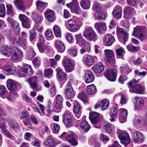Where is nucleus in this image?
<instances>
[{
    "instance_id": "f257e3e1",
    "label": "nucleus",
    "mask_w": 147,
    "mask_h": 147,
    "mask_svg": "<svg viewBox=\"0 0 147 147\" xmlns=\"http://www.w3.org/2000/svg\"><path fill=\"white\" fill-rule=\"evenodd\" d=\"M1 53L6 57H9L11 56V59L15 61L19 60L23 56V52L17 47H4L2 49Z\"/></svg>"
},
{
    "instance_id": "f03ea898",
    "label": "nucleus",
    "mask_w": 147,
    "mask_h": 147,
    "mask_svg": "<svg viewBox=\"0 0 147 147\" xmlns=\"http://www.w3.org/2000/svg\"><path fill=\"white\" fill-rule=\"evenodd\" d=\"M83 36L90 41H96L98 37L96 32L93 28L90 27H86L83 32Z\"/></svg>"
},
{
    "instance_id": "7ed1b4c3",
    "label": "nucleus",
    "mask_w": 147,
    "mask_h": 147,
    "mask_svg": "<svg viewBox=\"0 0 147 147\" xmlns=\"http://www.w3.org/2000/svg\"><path fill=\"white\" fill-rule=\"evenodd\" d=\"M146 29V27L145 26H137L134 28L132 34L136 36L141 40L147 39V35L144 34Z\"/></svg>"
},
{
    "instance_id": "20e7f679",
    "label": "nucleus",
    "mask_w": 147,
    "mask_h": 147,
    "mask_svg": "<svg viewBox=\"0 0 147 147\" xmlns=\"http://www.w3.org/2000/svg\"><path fill=\"white\" fill-rule=\"evenodd\" d=\"M136 82V80L134 79L128 83L129 91L130 92L139 94L143 93L144 90V88L140 84H136L132 86L133 84Z\"/></svg>"
},
{
    "instance_id": "39448f33",
    "label": "nucleus",
    "mask_w": 147,
    "mask_h": 147,
    "mask_svg": "<svg viewBox=\"0 0 147 147\" xmlns=\"http://www.w3.org/2000/svg\"><path fill=\"white\" fill-rule=\"evenodd\" d=\"M65 26L70 31L75 32L78 30L81 26L75 20L69 19L65 22Z\"/></svg>"
},
{
    "instance_id": "423d86ee",
    "label": "nucleus",
    "mask_w": 147,
    "mask_h": 147,
    "mask_svg": "<svg viewBox=\"0 0 147 147\" xmlns=\"http://www.w3.org/2000/svg\"><path fill=\"white\" fill-rule=\"evenodd\" d=\"M60 137L63 139H65L73 146H76L78 144L77 141L75 138L74 135L72 133L68 134L67 132H64Z\"/></svg>"
},
{
    "instance_id": "0eeeda50",
    "label": "nucleus",
    "mask_w": 147,
    "mask_h": 147,
    "mask_svg": "<svg viewBox=\"0 0 147 147\" xmlns=\"http://www.w3.org/2000/svg\"><path fill=\"white\" fill-rule=\"evenodd\" d=\"M121 143L125 147H133V145L130 143V138L129 135L124 133L119 136Z\"/></svg>"
},
{
    "instance_id": "6e6552de",
    "label": "nucleus",
    "mask_w": 147,
    "mask_h": 147,
    "mask_svg": "<svg viewBox=\"0 0 147 147\" xmlns=\"http://www.w3.org/2000/svg\"><path fill=\"white\" fill-rule=\"evenodd\" d=\"M62 63L65 71L67 72H70L72 71L74 67V62L69 59H63Z\"/></svg>"
},
{
    "instance_id": "1a4fd4ad",
    "label": "nucleus",
    "mask_w": 147,
    "mask_h": 147,
    "mask_svg": "<svg viewBox=\"0 0 147 147\" xmlns=\"http://www.w3.org/2000/svg\"><path fill=\"white\" fill-rule=\"evenodd\" d=\"M89 117L91 123L95 125L94 127L95 128H100V125L98 126L95 125L98 123L100 120V117L98 113L95 112H90L89 113Z\"/></svg>"
},
{
    "instance_id": "9d476101",
    "label": "nucleus",
    "mask_w": 147,
    "mask_h": 147,
    "mask_svg": "<svg viewBox=\"0 0 147 147\" xmlns=\"http://www.w3.org/2000/svg\"><path fill=\"white\" fill-rule=\"evenodd\" d=\"M32 70L31 66L28 65H25L20 69L19 74L22 77H24L27 75L32 74Z\"/></svg>"
},
{
    "instance_id": "9b49d317",
    "label": "nucleus",
    "mask_w": 147,
    "mask_h": 147,
    "mask_svg": "<svg viewBox=\"0 0 147 147\" xmlns=\"http://www.w3.org/2000/svg\"><path fill=\"white\" fill-rule=\"evenodd\" d=\"M65 96L69 99L72 98L75 96L74 90L70 82H68L67 84L65 90Z\"/></svg>"
},
{
    "instance_id": "f8f14e48",
    "label": "nucleus",
    "mask_w": 147,
    "mask_h": 147,
    "mask_svg": "<svg viewBox=\"0 0 147 147\" xmlns=\"http://www.w3.org/2000/svg\"><path fill=\"white\" fill-rule=\"evenodd\" d=\"M7 86L8 89L12 91H16L18 88H21V86L20 84L16 82L11 79H9L7 82Z\"/></svg>"
},
{
    "instance_id": "ddd939ff",
    "label": "nucleus",
    "mask_w": 147,
    "mask_h": 147,
    "mask_svg": "<svg viewBox=\"0 0 147 147\" xmlns=\"http://www.w3.org/2000/svg\"><path fill=\"white\" fill-rule=\"evenodd\" d=\"M97 59L96 56H92L89 55L84 56L82 60L83 63L86 65L90 66L95 62V60Z\"/></svg>"
},
{
    "instance_id": "4468645a",
    "label": "nucleus",
    "mask_w": 147,
    "mask_h": 147,
    "mask_svg": "<svg viewBox=\"0 0 147 147\" xmlns=\"http://www.w3.org/2000/svg\"><path fill=\"white\" fill-rule=\"evenodd\" d=\"M0 68L2 70L3 73L7 76L13 75L16 71V68L15 67L10 65H0Z\"/></svg>"
},
{
    "instance_id": "2eb2a0df",
    "label": "nucleus",
    "mask_w": 147,
    "mask_h": 147,
    "mask_svg": "<svg viewBox=\"0 0 147 147\" xmlns=\"http://www.w3.org/2000/svg\"><path fill=\"white\" fill-rule=\"evenodd\" d=\"M63 121L67 127H69L72 124V117L69 111H66L63 115Z\"/></svg>"
},
{
    "instance_id": "dca6fc26",
    "label": "nucleus",
    "mask_w": 147,
    "mask_h": 147,
    "mask_svg": "<svg viewBox=\"0 0 147 147\" xmlns=\"http://www.w3.org/2000/svg\"><path fill=\"white\" fill-rule=\"evenodd\" d=\"M132 140L136 143H140L143 142L144 140L143 134L140 131H136L133 134Z\"/></svg>"
},
{
    "instance_id": "f3484780",
    "label": "nucleus",
    "mask_w": 147,
    "mask_h": 147,
    "mask_svg": "<svg viewBox=\"0 0 147 147\" xmlns=\"http://www.w3.org/2000/svg\"><path fill=\"white\" fill-rule=\"evenodd\" d=\"M47 20L49 22H52L56 20V16L54 11L50 9H47L44 13Z\"/></svg>"
},
{
    "instance_id": "a211bd4d",
    "label": "nucleus",
    "mask_w": 147,
    "mask_h": 147,
    "mask_svg": "<svg viewBox=\"0 0 147 147\" xmlns=\"http://www.w3.org/2000/svg\"><path fill=\"white\" fill-rule=\"evenodd\" d=\"M117 73V71L116 70L113 69H110L105 74V76L108 80L111 81H114L116 80Z\"/></svg>"
},
{
    "instance_id": "6ab92c4d",
    "label": "nucleus",
    "mask_w": 147,
    "mask_h": 147,
    "mask_svg": "<svg viewBox=\"0 0 147 147\" xmlns=\"http://www.w3.org/2000/svg\"><path fill=\"white\" fill-rule=\"evenodd\" d=\"M105 59L108 62H114L115 58L114 54L112 50L105 49L104 51Z\"/></svg>"
},
{
    "instance_id": "aec40b11",
    "label": "nucleus",
    "mask_w": 147,
    "mask_h": 147,
    "mask_svg": "<svg viewBox=\"0 0 147 147\" xmlns=\"http://www.w3.org/2000/svg\"><path fill=\"white\" fill-rule=\"evenodd\" d=\"M56 71L57 72V77L59 81L61 82L67 80V74L63 72L60 67L57 68Z\"/></svg>"
},
{
    "instance_id": "412c9836",
    "label": "nucleus",
    "mask_w": 147,
    "mask_h": 147,
    "mask_svg": "<svg viewBox=\"0 0 147 147\" xmlns=\"http://www.w3.org/2000/svg\"><path fill=\"white\" fill-rule=\"evenodd\" d=\"M63 98L61 95L58 94L56 96L55 107L57 112H59L61 110L63 106Z\"/></svg>"
},
{
    "instance_id": "4be33fe9",
    "label": "nucleus",
    "mask_w": 147,
    "mask_h": 147,
    "mask_svg": "<svg viewBox=\"0 0 147 147\" xmlns=\"http://www.w3.org/2000/svg\"><path fill=\"white\" fill-rule=\"evenodd\" d=\"M116 33L118 36H123V41L126 42L128 39L129 34L123 28L117 27Z\"/></svg>"
},
{
    "instance_id": "5701e85b",
    "label": "nucleus",
    "mask_w": 147,
    "mask_h": 147,
    "mask_svg": "<svg viewBox=\"0 0 147 147\" xmlns=\"http://www.w3.org/2000/svg\"><path fill=\"white\" fill-rule=\"evenodd\" d=\"M94 26L99 34H102L105 32L106 26L105 23L97 22L95 24Z\"/></svg>"
},
{
    "instance_id": "b1692460",
    "label": "nucleus",
    "mask_w": 147,
    "mask_h": 147,
    "mask_svg": "<svg viewBox=\"0 0 147 147\" xmlns=\"http://www.w3.org/2000/svg\"><path fill=\"white\" fill-rule=\"evenodd\" d=\"M23 27L29 28L30 27V23L28 18L25 15L20 14L19 16Z\"/></svg>"
},
{
    "instance_id": "393cba45",
    "label": "nucleus",
    "mask_w": 147,
    "mask_h": 147,
    "mask_svg": "<svg viewBox=\"0 0 147 147\" xmlns=\"http://www.w3.org/2000/svg\"><path fill=\"white\" fill-rule=\"evenodd\" d=\"M115 40V39L113 36L110 34H107L104 38V43L107 46L111 45Z\"/></svg>"
},
{
    "instance_id": "a878e982",
    "label": "nucleus",
    "mask_w": 147,
    "mask_h": 147,
    "mask_svg": "<svg viewBox=\"0 0 147 147\" xmlns=\"http://www.w3.org/2000/svg\"><path fill=\"white\" fill-rule=\"evenodd\" d=\"M104 65L102 63L100 62L96 63L92 68V70L95 74L101 73L104 70Z\"/></svg>"
},
{
    "instance_id": "bb28decb",
    "label": "nucleus",
    "mask_w": 147,
    "mask_h": 147,
    "mask_svg": "<svg viewBox=\"0 0 147 147\" xmlns=\"http://www.w3.org/2000/svg\"><path fill=\"white\" fill-rule=\"evenodd\" d=\"M134 99L136 101L134 109L136 111L139 109L144 105V101L141 98L139 97H136Z\"/></svg>"
},
{
    "instance_id": "cd10ccee",
    "label": "nucleus",
    "mask_w": 147,
    "mask_h": 147,
    "mask_svg": "<svg viewBox=\"0 0 147 147\" xmlns=\"http://www.w3.org/2000/svg\"><path fill=\"white\" fill-rule=\"evenodd\" d=\"M118 110V107L116 105H115L111 108L110 113V116L112 117L110 119L111 121L113 122L115 121V119L117 116Z\"/></svg>"
},
{
    "instance_id": "c85d7f7f",
    "label": "nucleus",
    "mask_w": 147,
    "mask_h": 147,
    "mask_svg": "<svg viewBox=\"0 0 147 147\" xmlns=\"http://www.w3.org/2000/svg\"><path fill=\"white\" fill-rule=\"evenodd\" d=\"M122 7L119 6L117 5L114 8L113 12V16L116 18H120L122 17Z\"/></svg>"
},
{
    "instance_id": "c756f323",
    "label": "nucleus",
    "mask_w": 147,
    "mask_h": 147,
    "mask_svg": "<svg viewBox=\"0 0 147 147\" xmlns=\"http://www.w3.org/2000/svg\"><path fill=\"white\" fill-rule=\"evenodd\" d=\"M134 11V8L129 6L126 7L124 9V18L126 19L129 18L131 17V14Z\"/></svg>"
},
{
    "instance_id": "7c9ffc66",
    "label": "nucleus",
    "mask_w": 147,
    "mask_h": 147,
    "mask_svg": "<svg viewBox=\"0 0 147 147\" xmlns=\"http://www.w3.org/2000/svg\"><path fill=\"white\" fill-rule=\"evenodd\" d=\"M94 80V77L92 73L89 71H87L85 73V81L86 83L92 82Z\"/></svg>"
},
{
    "instance_id": "2f4dec72",
    "label": "nucleus",
    "mask_w": 147,
    "mask_h": 147,
    "mask_svg": "<svg viewBox=\"0 0 147 147\" xmlns=\"http://www.w3.org/2000/svg\"><path fill=\"white\" fill-rule=\"evenodd\" d=\"M37 46L39 51L42 53H46L49 50V46L45 43L39 42L37 44Z\"/></svg>"
},
{
    "instance_id": "473e14b6",
    "label": "nucleus",
    "mask_w": 147,
    "mask_h": 147,
    "mask_svg": "<svg viewBox=\"0 0 147 147\" xmlns=\"http://www.w3.org/2000/svg\"><path fill=\"white\" fill-rule=\"evenodd\" d=\"M48 3L38 1L36 2V6L37 10L40 12H42L47 7Z\"/></svg>"
},
{
    "instance_id": "72a5a7b5",
    "label": "nucleus",
    "mask_w": 147,
    "mask_h": 147,
    "mask_svg": "<svg viewBox=\"0 0 147 147\" xmlns=\"http://www.w3.org/2000/svg\"><path fill=\"white\" fill-rule=\"evenodd\" d=\"M81 107L78 102L75 101L74 102V108L73 111L76 114L75 116L78 118H79L80 116V113Z\"/></svg>"
},
{
    "instance_id": "f704fd0d",
    "label": "nucleus",
    "mask_w": 147,
    "mask_h": 147,
    "mask_svg": "<svg viewBox=\"0 0 147 147\" xmlns=\"http://www.w3.org/2000/svg\"><path fill=\"white\" fill-rule=\"evenodd\" d=\"M45 145L48 146L50 147H55L57 143L53 140L52 137L51 136H49L44 142Z\"/></svg>"
},
{
    "instance_id": "c9c22d12",
    "label": "nucleus",
    "mask_w": 147,
    "mask_h": 147,
    "mask_svg": "<svg viewBox=\"0 0 147 147\" xmlns=\"http://www.w3.org/2000/svg\"><path fill=\"white\" fill-rule=\"evenodd\" d=\"M13 2L15 6L18 9L23 11H25V6L22 0H15Z\"/></svg>"
},
{
    "instance_id": "e433bc0d",
    "label": "nucleus",
    "mask_w": 147,
    "mask_h": 147,
    "mask_svg": "<svg viewBox=\"0 0 147 147\" xmlns=\"http://www.w3.org/2000/svg\"><path fill=\"white\" fill-rule=\"evenodd\" d=\"M5 122L6 121L5 119L0 117V128H2L3 132L5 134L8 135V137H10L11 136V135L9 134L5 127Z\"/></svg>"
},
{
    "instance_id": "4c0bfd02",
    "label": "nucleus",
    "mask_w": 147,
    "mask_h": 147,
    "mask_svg": "<svg viewBox=\"0 0 147 147\" xmlns=\"http://www.w3.org/2000/svg\"><path fill=\"white\" fill-rule=\"evenodd\" d=\"M55 46L58 50L61 52H63L65 50V46L61 41L57 40L55 41Z\"/></svg>"
},
{
    "instance_id": "58836bf2",
    "label": "nucleus",
    "mask_w": 147,
    "mask_h": 147,
    "mask_svg": "<svg viewBox=\"0 0 147 147\" xmlns=\"http://www.w3.org/2000/svg\"><path fill=\"white\" fill-rule=\"evenodd\" d=\"M104 128L107 132L111 135L113 134L115 132L114 126L109 123H107L105 124Z\"/></svg>"
},
{
    "instance_id": "ea45409f",
    "label": "nucleus",
    "mask_w": 147,
    "mask_h": 147,
    "mask_svg": "<svg viewBox=\"0 0 147 147\" xmlns=\"http://www.w3.org/2000/svg\"><path fill=\"white\" fill-rule=\"evenodd\" d=\"M80 127L81 129L86 132H87L91 128L90 126L86 121H82L80 124Z\"/></svg>"
},
{
    "instance_id": "a19ab883",
    "label": "nucleus",
    "mask_w": 147,
    "mask_h": 147,
    "mask_svg": "<svg viewBox=\"0 0 147 147\" xmlns=\"http://www.w3.org/2000/svg\"><path fill=\"white\" fill-rule=\"evenodd\" d=\"M78 2L77 0H73L72 2L67 5L68 7L73 12L77 11L78 9Z\"/></svg>"
},
{
    "instance_id": "79ce46f5",
    "label": "nucleus",
    "mask_w": 147,
    "mask_h": 147,
    "mask_svg": "<svg viewBox=\"0 0 147 147\" xmlns=\"http://www.w3.org/2000/svg\"><path fill=\"white\" fill-rule=\"evenodd\" d=\"M143 123V120L141 117L139 116H135L133 121L134 124L135 126L140 127Z\"/></svg>"
},
{
    "instance_id": "37998d69",
    "label": "nucleus",
    "mask_w": 147,
    "mask_h": 147,
    "mask_svg": "<svg viewBox=\"0 0 147 147\" xmlns=\"http://www.w3.org/2000/svg\"><path fill=\"white\" fill-rule=\"evenodd\" d=\"M120 110L121 117V119L120 120V122L121 123H123L126 121L127 115V111L124 108L120 109Z\"/></svg>"
},
{
    "instance_id": "c03bdc74",
    "label": "nucleus",
    "mask_w": 147,
    "mask_h": 147,
    "mask_svg": "<svg viewBox=\"0 0 147 147\" xmlns=\"http://www.w3.org/2000/svg\"><path fill=\"white\" fill-rule=\"evenodd\" d=\"M86 92L88 94H92L95 93L96 91V89L95 86L92 84L88 86L86 88Z\"/></svg>"
},
{
    "instance_id": "a18cd8bd",
    "label": "nucleus",
    "mask_w": 147,
    "mask_h": 147,
    "mask_svg": "<svg viewBox=\"0 0 147 147\" xmlns=\"http://www.w3.org/2000/svg\"><path fill=\"white\" fill-rule=\"evenodd\" d=\"M8 123L10 127L15 131H17L19 129V127L18 124L11 120H8Z\"/></svg>"
},
{
    "instance_id": "49530a36",
    "label": "nucleus",
    "mask_w": 147,
    "mask_h": 147,
    "mask_svg": "<svg viewBox=\"0 0 147 147\" xmlns=\"http://www.w3.org/2000/svg\"><path fill=\"white\" fill-rule=\"evenodd\" d=\"M90 2L89 0H82L80 4L82 7L84 9H88L90 7Z\"/></svg>"
},
{
    "instance_id": "de8ad7c7",
    "label": "nucleus",
    "mask_w": 147,
    "mask_h": 147,
    "mask_svg": "<svg viewBox=\"0 0 147 147\" xmlns=\"http://www.w3.org/2000/svg\"><path fill=\"white\" fill-rule=\"evenodd\" d=\"M54 34L56 37H60L61 36V30L60 27L57 25H55L53 28Z\"/></svg>"
},
{
    "instance_id": "09e8293b",
    "label": "nucleus",
    "mask_w": 147,
    "mask_h": 147,
    "mask_svg": "<svg viewBox=\"0 0 147 147\" xmlns=\"http://www.w3.org/2000/svg\"><path fill=\"white\" fill-rule=\"evenodd\" d=\"M94 18L96 20L103 19L105 18L104 13L99 11H97L94 15Z\"/></svg>"
},
{
    "instance_id": "8fccbe9b",
    "label": "nucleus",
    "mask_w": 147,
    "mask_h": 147,
    "mask_svg": "<svg viewBox=\"0 0 147 147\" xmlns=\"http://www.w3.org/2000/svg\"><path fill=\"white\" fill-rule=\"evenodd\" d=\"M53 70L51 68H49L44 70V75L46 78H50L53 76Z\"/></svg>"
},
{
    "instance_id": "3c124183",
    "label": "nucleus",
    "mask_w": 147,
    "mask_h": 147,
    "mask_svg": "<svg viewBox=\"0 0 147 147\" xmlns=\"http://www.w3.org/2000/svg\"><path fill=\"white\" fill-rule=\"evenodd\" d=\"M78 97L85 103H88V99L86 94L85 92L80 93L79 94Z\"/></svg>"
},
{
    "instance_id": "603ef678",
    "label": "nucleus",
    "mask_w": 147,
    "mask_h": 147,
    "mask_svg": "<svg viewBox=\"0 0 147 147\" xmlns=\"http://www.w3.org/2000/svg\"><path fill=\"white\" fill-rule=\"evenodd\" d=\"M131 61L133 62L134 65L139 66L142 62V59L139 57H136L135 56H132L131 59Z\"/></svg>"
},
{
    "instance_id": "864d4df0",
    "label": "nucleus",
    "mask_w": 147,
    "mask_h": 147,
    "mask_svg": "<svg viewBox=\"0 0 147 147\" xmlns=\"http://www.w3.org/2000/svg\"><path fill=\"white\" fill-rule=\"evenodd\" d=\"M11 25L14 32L16 34L19 33L20 30L19 24L16 21H13L11 23Z\"/></svg>"
},
{
    "instance_id": "5fc2aeb1",
    "label": "nucleus",
    "mask_w": 147,
    "mask_h": 147,
    "mask_svg": "<svg viewBox=\"0 0 147 147\" xmlns=\"http://www.w3.org/2000/svg\"><path fill=\"white\" fill-rule=\"evenodd\" d=\"M17 43L21 47L26 49L27 46V43L25 39L22 37L20 38L17 41Z\"/></svg>"
},
{
    "instance_id": "6e6d98bb",
    "label": "nucleus",
    "mask_w": 147,
    "mask_h": 147,
    "mask_svg": "<svg viewBox=\"0 0 147 147\" xmlns=\"http://www.w3.org/2000/svg\"><path fill=\"white\" fill-rule=\"evenodd\" d=\"M32 17L33 19L37 22H41L42 20V17L35 12L32 13Z\"/></svg>"
},
{
    "instance_id": "4d7b16f0",
    "label": "nucleus",
    "mask_w": 147,
    "mask_h": 147,
    "mask_svg": "<svg viewBox=\"0 0 147 147\" xmlns=\"http://www.w3.org/2000/svg\"><path fill=\"white\" fill-rule=\"evenodd\" d=\"M117 57V58L123 59V56L124 53V49L122 48L117 49L116 51Z\"/></svg>"
},
{
    "instance_id": "13d9d810",
    "label": "nucleus",
    "mask_w": 147,
    "mask_h": 147,
    "mask_svg": "<svg viewBox=\"0 0 147 147\" xmlns=\"http://www.w3.org/2000/svg\"><path fill=\"white\" fill-rule=\"evenodd\" d=\"M109 101L106 99L103 100L100 102V105L102 110L107 109L109 106Z\"/></svg>"
},
{
    "instance_id": "bf43d9fd",
    "label": "nucleus",
    "mask_w": 147,
    "mask_h": 147,
    "mask_svg": "<svg viewBox=\"0 0 147 147\" xmlns=\"http://www.w3.org/2000/svg\"><path fill=\"white\" fill-rule=\"evenodd\" d=\"M7 8L6 13L9 15L13 16L14 14L12 6L10 4H7L6 5Z\"/></svg>"
},
{
    "instance_id": "052dcab7",
    "label": "nucleus",
    "mask_w": 147,
    "mask_h": 147,
    "mask_svg": "<svg viewBox=\"0 0 147 147\" xmlns=\"http://www.w3.org/2000/svg\"><path fill=\"white\" fill-rule=\"evenodd\" d=\"M82 44L83 47L85 49L88 51V53L90 52L91 50V45L89 43L87 42L85 40H83Z\"/></svg>"
},
{
    "instance_id": "680f3d73",
    "label": "nucleus",
    "mask_w": 147,
    "mask_h": 147,
    "mask_svg": "<svg viewBox=\"0 0 147 147\" xmlns=\"http://www.w3.org/2000/svg\"><path fill=\"white\" fill-rule=\"evenodd\" d=\"M33 64L36 68H38L40 65V58L38 57H35L32 61Z\"/></svg>"
},
{
    "instance_id": "e2e57ef3",
    "label": "nucleus",
    "mask_w": 147,
    "mask_h": 147,
    "mask_svg": "<svg viewBox=\"0 0 147 147\" xmlns=\"http://www.w3.org/2000/svg\"><path fill=\"white\" fill-rule=\"evenodd\" d=\"M67 52L69 55L72 56H76L77 55V50L76 48H72L69 49L68 50Z\"/></svg>"
},
{
    "instance_id": "0e129e2a",
    "label": "nucleus",
    "mask_w": 147,
    "mask_h": 147,
    "mask_svg": "<svg viewBox=\"0 0 147 147\" xmlns=\"http://www.w3.org/2000/svg\"><path fill=\"white\" fill-rule=\"evenodd\" d=\"M121 71L123 73H129L131 71V69L126 65H124L120 67Z\"/></svg>"
},
{
    "instance_id": "69168bd1",
    "label": "nucleus",
    "mask_w": 147,
    "mask_h": 147,
    "mask_svg": "<svg viewBox=\"0 0 147 147\" xmlns=\"http://www.w3.org/2000/svg\"><path fill=\"white\" fill-rule=\"evenodd\" d=\"M134 73L136 76L144 77L147 74V72L145 71L140 72L139 70L136 69L134 71Z\"/></svg>"
},
{
    "instance_id": "338daca9",
    "label": "nucleus",
    "mask_w": 147,
    "mask_h": 147,
    "mask_svg": "<svg viewBox=\"0 0 147 147\" xmlns=\"http://www.w3.org/2000/svg\"><path fill=\"white\" fill-rule=\"evenodd\" d=\"M36 55V54L34 49L32 48L29 49L27 53V55L29 59L32 58L35 56Z\"/></svg>"
},
{
    "instance_id": "774afa93",
    "label": "nucleus",
    "mask_w": 147,
    "mask_h": 147,
    "mask_svg": "<svg viewBox=\"0 0 147 147\" xmlns=\"http://www.w3.org/2000/svg\"><path fill=\"white\" fill-rule=\"evenodd\" d=\"M127 49L129 51L136 52L138 51V48L133 46L131 44H129L127 46Z\"/></svg>"
}]
</instances>
